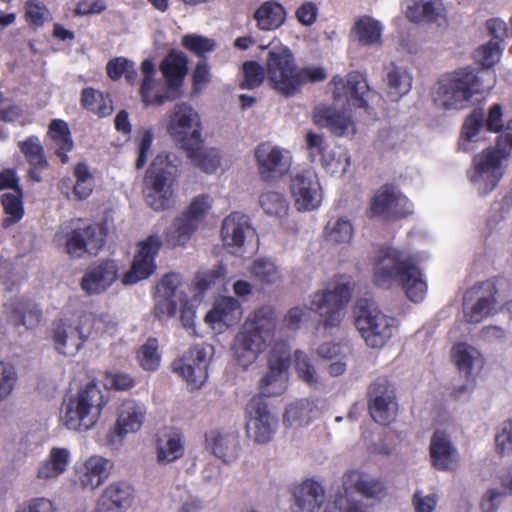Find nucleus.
Returning a JSON list of instances; mask_svg holds the SVG:
<instances>
[{"label": "nucleus", "mask_w": 512, "mask_h": 512, "mask_svg": "<svg viewBox=\"0 0 512 512\" xmlns=\"http://www.w3.org/2000/svg\"><path fill=\"white\" fill-rule=\"evenodd\" d=\"M15 512H61L59 507L45 497L32 498L19 505Z\"/></svg>", "instance_id": "obj_64"}, {"label": "nucleus", "mask_w": 512, "mask_h": 512, "mask_svg": "<svg viewBox=\"0 0 512 512\" xmlns=\"http://www.w3.org/2000/svg\"><path fill=\"white\" fill-rule=\"evenodd\" d=\"M354 281L349 275H336L325 286L311 295L310 307H293L285 316V324L296 329L307 318L309 311L317 313L324 327H337L342 320V311L351 299Z\"/></svg>", "instance_id": "obj_4"}, {"label": "nucleus", "mask_w": 512, "mask_h": 512, "mask_svg": "<svg viewBox=\"0 0 512 512\" xmlns=\"http://www.w3.org/2000/svg\"><path fill=\"white\" fill-rule=\"evenodd\" d=\"M291 353L286 344H277L269 353L268 373L260 381V393L264 397L283 394L287 388Z\"/></svg>", "instance_id": "obj_16"}, {"label": "nucleus", "mask_w": 512, "mask_h": 512, "mask_svg": "<svg viewBox=\"0 0 512 512\" xmlns=\"http://www.w3.org/2000/svg\"><path fill=\"white\" fill-rule=\"evenodd\" d=\"M255 237L250 219L240 212L226 216L221 226V239L226 250L235 256L242 257L247 251L248 243Z\"/></svg>", "instance_id": "obj_18"}, {"label": "nucleus", "mask_w": 512, "mask_h": 512, "mask_svg": "<svg viewBox=\"0 0 512 512\" xmlns=\"http://www.w3.org/2000/svg\"><path fill=\"white\" fill-rule=\"evenodd\" d=\"M405 16L414 23L437 22L442 16V4L439 0H407Z\"/></svg>", "instance_id": "obj_43"}, {"label": "nucleus", "mask_w": 512, "mask_h": 512, "mask_svg": "<svg viewBox=\"0 0 512 512\" xmlns=\"http://www.w3.org/2000/svg\"><path fill=\"white\" fill-rule=\"evenodd\" d=\"M452 359L460 373L467 377V380L461 386L454 387L453 394L460 399L466 394H470L474 388V380L469 379L474 366L483 365V357L478 349L467 344L457 343L452 348Z\"/></svg>", "instance_id": "obj_28"}, {"label": "nucleus", "mask_w": 512, "mask_h": 512, "mask_svg": "<svg viewBox=\"0 0 512 512\" xmlns=\"http://www.w3.org/2000/svg\"><path fill=\"white\" fill-rule=\"evenodd\" d=\"M313 118L316 125L329 129L337 136L355 133V125L351 116L338 111L334 107L320 105L314 109Z\"/></svg>", "instance_id": "obj_35"}, {"label": "nucleus", "mask_w": 512, "mask_h": 512, "mask_svg": "<svg viewBox=\"0 0 512 512\" xmlns=\"http://www.w3.org/2000/svg\"><path fill=\"white\" fill-rule=\"evenodd\" d=\"M383 81L388 97L398 101L411 90L413 77L407 68L391 62L384 68Z\"/></svg>", "instance_id": "obj_39"}, {"label": "nucleus", "mask_w": 512, "mask_h": 512, "mask_svg": "<svg viewBox=\"0 0 512 512\" xmlns=\"http://www.w3.org/2000/svg\"><path fill=\"white\" fill-rule=\"evenodd\" d=\"M185 151L194 165L206 173H213L220 166L221 157L219 151L215 148L204 149L203 141Z\"/></svg>", "instance_id": "obj_50"}, {"label": "nucleus", "mask_w": 512, "mask_h": 512, "mask_svg": "<svg viewBox=\"0 0 512 512\" xmlns=\"http://www.w3.org/2000/svg\"><path fill=\"white\" fill-rule=\"evenodd\" d=\"M353 31L359 43L371 46L380 43L383 26L373 17L364 15L355 21Z\"/></svg>", "instance_id": "obj_48"}, {"label": "nucleus", "mask_w": 512, "mask_h": 512, "mask_svg": "<svg viewBox=\"0 0 512 512\" xmlns=\"http://www.w3.org/2000/svg\"><path fill=\"white\" fill-rule=\"evenodd\" d=\"M354 228L347 217H339L328 221L325 227V236L329 242L347 244L351 241Z\"/></svg>", "instance_id": "obj_52"}, {"label": "nucleus", "mask_w": 512, "mask_h": 512, "mask_svg": "<svg viewBox=\"0 0 512 512\" xmlns=\"http://www.w3.org/2000/svg\"><path fill=\"white\" fill-rule=\"evenodd\" d=\"M18 148L30 166L27 172L28 179L36 183L41 182V173L48 168L49 163L39 137L36 135L28 136L23 141L18 142Z\"/></svg>", "instance_id": "obj_36"}, {"label": "nucleus", "mask_w": 512, "mask_h": 512, "mask_svg": "<svg viewBox=\"0 0 512 512\" xmlns=\"http://www.w3.org/2000/svg\"><path fill=\"white\" fill-rule=\"evenodd\" d=\"M254 155L259 174L265 181L278 179L290 169L289 152L269 142L259 144Z\"/></svg>", "instance_id": "obj_21"}, {"label": "nucleus", "mask_w": 512, "mask_h": 512, "mask_svg": "<svg viewBox=\"0 0 512 512\" xmlns=\"http://www.w3.org/2000/svg\"><path fill=\"white\" fill-rule=\"evenodd\" d=\"M244 80L241 83L243 89L259 87L265 77L263 67L256 61H247L243 64Z\"/></svg>", "instance_id": "obj_63"}, {"label": "nucleus", "mask_w": 512, "mask_h": 512, "mask_svg": "<svg viewBox=\"0 0 512 512\" xmlns=\"http://www.w3.org/2000/svg\"><path fill=\"white\" fill-rule=\"evenodd\" d=\"M226 276V267L219 263L212 269L203 271L196 276V287L199 291L204 292L216 285L224 282Z\"/></svg>", "instance_id": "obj_57"}, {"label": "nucleus", "mask_w": 512, "mask_h": 512, "mask_svg": "<svg viewBox=\"0 0 512 512\" xmlns=\"http://www.w3.org/2000/svg\"><path fill=\"white\" fill-rule=\"evenodd\" d=\"M179 163L174 154L160 153L146 171L143 196L146 204L154 211H164L174 206V186L179 176Z\"/></svg>", "instance_id": "obj_6"}, {"label": "nucleus", "mask_w": 512, "mask_h": 512, "mask_svg": "<svg viewBox=\"0 0 512 512\" xmlns=\"http://www.w3.org/2000/svg\"><path fill=\"white\" fill-rule=\"evenodd\" d=\"M497 288L492 281H485L468 289L463 297L465 320L477 324L495 310Z\"/></svg>", "instance_id": "obj_17"}, {"label": "nucleus", "mask_w": 512, "mask_h": 512, "mask_svg": "<svg viewBox=\"0 0 512 512\" xmlns=\"http://www.w3.org/2000/svg\"><path fill=\"white\" fill-rule=\"evenodd\" d=\"M294 359L298 376L308 385H316L318 383V375L309 357L302 351H296Z\"/></svg>", "instance_id": "obj_59"}, {"label": "nucleus", "mask_w": 512, "mask_h": 512, "mask_svg": "<svg viewBox=\"0 0 512 512\" xmlns=\"http://www.w3.org/2000/svg\"><path fill=\"white\" fill-rule=\"evenodd\" d=\"M430 456L437 470H450L458 461V453L449 437L442 431H436L430 442Z\"/></svg>", "instance_id": "obj_38"}, {"label": "nucleus", "mask_w": 512, "mask_h": 512, "mask_svg": "<svg viewBox=\"0 0 512 512\" xmlns=\"http://www.w3.org/2000/svg\"><path fill=\"white\" fill-rule=\"evenodd\" d=\"M89 337V331H84L80 323L72 325L60 319L55 323L52 340L58 353L74 356L83 347Z\"/></svg>", "instance_id": "obj_30"}, {"label": "nucleus", "mask_w": 512, "mask_h": 512, "mask_svg": "<svg viewBox=\"0 0 512 512\" xmlns=\"http://www.w3.org/2000/svg\"><path fill=\"white\" fill-rule=\"evenodd\" d=\"M242 314L241 304L234 297H222L218 299L213 308L207 313L206 322L231 326L235 324Z\"/></svg>", "instance_id": "obj_41"}, {"label": "nucleus", "mask_w": 512, "mask_h": 512, "mask_svg": "<svg viewBox=\"0 0 512 512\" xmlns=\"http://www.w3.org/2000/svg\"><path fill=\"white\" fill-rule=\"evenodd\" d=\"M201 120L194 108L185 102L177 103L169 114L167 131L184 150L202 142Z\"/></svg>", "instance_id": "obj_11"}, {"label": "nucleus", "mask_w": 512, "mask_h": 512, "mask_svg": "<svg viewBox=\"0 0 512 512\" xmlns=\"http://www.w3.org/2000/svg\"><path fill=\"white\" fill-rule=\"evenodd\" d=\"M206 446L213 455L226 464L239 456V437L235 431L211 430L205 434Z\"/></svg>", "instance_id": "obj_32"}, {"label": "nucleus", "mask_w": 512, "mask_h": 512, "mask_svg": "<svg viewBox=\"0 0 512 512\" xmlns=\"http://www.w3.org/2000/svg\"><path fill=\"white\" fill-rule=\"evenodd\" d=\"M118 264L115 260H103L89 267L81 279V289L87 295L105 292L118 278Z\"/></svg>", "instance_id": "obj_29"}, {"label": "nucleus", "mask_w": 512, "mask_h": 512, "mask_svg": "<svg viewBox=\"0 0 512 512\" xmlns=\"http://www.w3.org/2000/svg\"><path fill=\"white\" fill-rule=\"evenodd\" d=\"M334 86V98H345L347 104L354 108L367 107V95L370 92L365 77L359 72H350L346 79L334 76L331 80Z\"/></svg>", "instance_id": "obj_27"}, {"label": "nucleus", "mask_w": 512, "mask_h": 512, "mask_svg": "<svg viewBox=\"0 0 512 512\" xmlns=\"http://www.w3.org/2000/svg\"><path fill=\"white\" fill-rule=\"evenodd\" d=\"M22 197L23 193L20 187H17L14 193H5L2 195V205L5 213L8 215L3 220L4 227H9L22 219L24 215Z\"/></svg>", "instance_id": "obj_53"}, {"label": "nucleus", "mask_w": 512, "mask_h": 512, "mask_svg": "<svg viewBox=\"0 0 512 512\" xmlns=\"http://www.w3.org/2000/svg\"><path fill=\"white\" fill-rule=\"evenodd\" d=\"M214 354L213 346L196 344L172 363L173 371L183 377L192 389L200 388L208 379V367Z\"/></svg>", "instance_id": "obj_13"}, {"label": "nucleus", "mask_w": 512, "mask_h": 512, "mask_svg": "<svg viewBox=\"0 0 512 512\" xmlns=\"http://www.w3.org/2000/svg\"><path fill=\"white\" fill-rule=\"evenodd\" d=\"M18 380L15 367L8 362L0 361V400L8 398Z\"/></svg>", "instance_id": "obj_60"}, {"label": "nucleus", "mask_w": 512, "mask_h": 512, "mask_svg": "<svg viewBox=\"0 0 512 512\" xmlns=\"http://www.w3.org/2000/svg\"><path fill=\"white\" fill-rule=\"evenodd\" d=\"M285 17L286 11L283 6L273 1L265 2L255 12L258 27L267 31L280 27Z\"/></svg>", "instance_id": "obj_47"}, {"label": "nucleus", "mask_w": 512, "mask_h": 512, "mask_svg": "<svg viewBox=\"0 0 512 512\" xmlns=\"http://www.w3.org/2000/svg\"><path fill=\"white\" fill-rule=\"evenodd\" d=\"M349 152L342 147L330 148L319 161L323 169L331 175H343L350 166Z\"/></svg>", "instance_id": "obj_51"}, {"label": "nucleus", "mask_w": 512, "mask_h": 512, "mask_svg": "<svg viewBox=\"0 0 512 512\" xmlns=\"http://www.w3.org/2000/svg\"><path fill=\"white\" fill-rule=\"evenodd\" d=\"M80 219L62 223L54 235V242L64 245L66 252L76 258L86 253L96 255L105 244L103 229L96 224L80 225Z\"/></svg>", "instance_id": "obj_8"}, {"label": "nucleus", "mask_w": 512, "mask_h": 512, "mask_svg": "<svg viewBox=\"0 0 512 512\" xmlns=\"http://www.w3.org/2000/svg\"><path fill=\"white\" fill-rule=\"evenodd\" d=\"M318 414L319 409L314 400L300 399L287 406L283 423L286 427H301L308 425Z\"/></svg>", "instance_id": "obj_42"}, {"label": "nucleus", "mask_w": 512, "mask_h": 512, "mask_svg": "<svg viewBox=\"0 0 512 512\" xmlns=\"http://www.w3.org/2000/svg\"><path fill=\"white\" fill-rule=\"evenodd\" d=\"M484 126L490 132H502L497 136L495 146L474 157L472 168L468 170V178L480 195L488 194L498 185L505 172L503 162L512 154V119L504 126L500 104H493L486 118L482 109L473 110L463 124L459 149L472 151V143L481 139Z\"/></svg>", "instance_id": "obj_1"}, {"label": "nucleus", "mask_w": 512, "mask_h": 512, "mask_svg": "<svg viewBox=\"0 0 512 512\" xmlns=\"http://www.w3.org/2000/svg\"><path fill=\"white\" fill-rule=\"evenodd\" d=\"M185 454V440L182 432L171 428L156 439V460L166 465L177 461Z\"/></svg>", "instance_id": "obj_37"}, {"label": "nucleus", "mask_w": 512, "mask_h": 512, "mask_svg": "<svg viewBox=\"0 0 512 512\" xmlns=\"http://www.w3.org/2000/svg\"><path fill=\"white\" fill-rule=\"evenodd\" d=\"M247 437L258 445L269 443L278 428V418L261 397H254L245 408Z\"/></svg>", "instance_id": "obj_15"}, {"label": "nucleus", "mask_w": 512, "mask_h": 512, "mask_svg": "<svg viewBox=\"0 0 512 512\" xmlns=\"http://www.w3.org/2000/svg\"><path fill=\"white\" fill-rule=\"evenodd\" d=\"M355 326L365 343L372 348H381L392 337L397 320L383 314L375 303L360 299L355 306Z\"/></svg>", "instance_id": "obj_9"}, {"label": "nucleus", "mask_w": 512, "mask_h": 512, "mask_svg": "<svg viewBox=\"0 0 512 512\" xmlns=\"http://www.w3.org/2000/svg\"><path fill=\"white\" fill-rule=\"evenodd\" d=\"M305 144L312 162H319L331 148L323 135L312 131L306 133Z\"/></svg>", "instance_id": "obj_58"}, {"label": "nucleus", "mask_w": 512, "mask_h": 512, "mask_svg": "<svg viewBox=\"0 0 512 512\" xmlns=\"http://www.w3.org/2000/svg\"><path fill=\"white\" fill-rule=\"evenodd\" d=\"M250 272L256 280L263 284H274L281 279L278 267L267 258L254 260Z\"/></svg>", "instance_id": "obj_55"}, {"label": "nucleus", "mask_w": 512, "mask_h": 512, "mask_svg": "<svg viewBox=\"0 0 512 512\" xmlns=\"http://www.w3.org/2000/svg\"><path fill=\"white\" fill-rule=\"evenodd\" d=\"M182 44L202 59H205L206 53L212 52L216 47L213 39L200 35H186L183 37Z\"/></svg>", "instance_id": "obj_62"}, {"label": "nucleus", "mask_w": 512, "mask_h": 512, "mask_svg": "<svg viewBox=\"0 0 512 512\" xmlns=\"http://www.w3.org/2000/svg\"><path fill=\"white\" fill-rule=\"evenodd\" d=\"M7 308L10 309L9 319L16 327L24 326L26 329H33L42 317L41 309L31 300L14 299Z\"/></svg>", "instance_id": "obj_40"}, {"label": "nucleus", "mask_w": 512, "mask_h": 512, "mask_svg": "<svg viewBox=\"0 0 512 512\" xmlns=\"http://www.w3.org/2000/svg\"><path fill=\"white\" fill-rule=\"evenodd\" d=\"M80 102L83 108L99 117H106L113 111L110 97L91 87L82 89Z\"/></svg>", "instance_id": "obj_49"}, {"label": "nucleus", "mask_w": 512, "mask_h": 512, "mask_svg": "<svg viewBox=\"0 0 512 512\" xmlns=\"http://www.w3.org/2000/svg\"><path fill=\"white\" fill-rule=\"evenodd\" d=\"M154 135L151 129L142 128L137 132L136 143L138 149V155L135 166L137 169H141L145 166L148 160V156L151 152Z\"/></svg>", "instance_id": "obj_61"}, {"label": "nucleus", "mask_w": 512, "mask_h": 512, "mask_svg": "<svg viewBox=\"0 0 512 512\" xmlns=\"http://www.w3.org/2000/svg\"><path fill=\"white\" fill-rule=\"evenodd\" d=\"M48 134L56 145L55 154L63 164L68 163V152L73 149V140L68 124L64 120L54 119L49 124Z\"/></svg>", "instance_id": "obj_46"}, {"label": "nucleus", "mask_w": 512, "mask_h": 512, "mask_svg": "<svg viewBox=\"0 0 512 512\" xmlns=\"http://www.w3.org/2000/svg\"><path fill=\"white\" fill-rule=\"evenodd\" d=\"M267 76L273 87L285 96L295 94V81L298 68L294 56L287 47H274L266 60Z\"/></svg>", "instance_id": "obj_14"}, {"label": "nucleus", "mask_w": 512, "mask_h": 512, "mask_svg": "<svg viewBox=\"0 0 512 512\" xmlns=\"http://www.w3.org/2000/svg\"><path fill=\"white\" fill-rule=\"evenodd\" d=\"M106 400L101 389L94 382L71 397L63 416L64 425L75 431H87L98 421Z\"/></svg>", "instance_id": "obj_7"}, {"label": "nucleus", "mask_w": 512, "mask_h": 512, "mask_svg": "<svg viewBox=\"0 0 512 512\" xmlns=\"http://www.w3.org/2000/svg\"><path fill=\"white\" fill-rule=\"evenodd\" d=\"M290 190L298 211H313L322 203L321 185L317 174L312 170H304L294 175Z\"/></svg>", "instance_id": "obj_22"}, {"label": "nucleus", "mask_w": 512, "mask_h": 512, "mask_svg": "<svg viewBox=\"0 0 512 512\" xmlns=\"http://www.w3.org/2000/svg\"><path fill=\"white\" fill-rule=\"evenodd\" d=\"M166 85L176 93H180L184 77L187 73V58L183 54L169 53L160 64Z\"/></svg>", "instance_id": "obj_44"}, {"label": "nucleus", "mask_w": 512, "mask_h": 512, "mask_svg": "<svg viewBox=\"0 0 512 512\" xmlns=\"http://www.w3.org/2000/svg\"><path fill=\"white\" fill-rule=\"evenodd\" d=\"M213 200L208 194L196 196L188 208L177 217L167 231V242L171 246H183L204 220L212 207Z\"/></svg>", "instance_id": "obj_12"}, {"label": "nucleus", "mask_w": 512, "mask_h": 512, "mask_svg": "<svg viewBox=\"0 0 512 512\" xmlns=\"http://www.w3.org/2000/svg\"><path fill=\"white\" fill-rule=\"evenodd\" d=\"M181 276L177 273L166 274L156 286L154 314L159 319L172 317L177 312L178 302L188 297L180 290Z\"/></svg>", "instance_id": "obj_25"}, {"label": "nucleus", "mask_w": 512, "mask_h": 512, "mask_svg": "<svg viewBox=\"0 0 512 512\" xmlns=\"http://www.w3.org/2000/svg\"><path fill=\"white\" fill-rule=\"evenodd\" d=\"M502 51L497 41H489L480 46L474 58L484 69L476 73L474 68L465 67L443 76L434 92L435 104L445 110L464 109L475 94L492 89L496 76L489 69L499 62Z\"/></svg>", "instance_id": "obj_2"}, {"label": "nucleus", "mask_w": 512, "mask_h": 512, "mask_svg": "<svg viewBox=\"0 0 512 512\" xmlns=\"http://www.w3.org/2000/svg\"><path fill=\"white\" fill-rule=\"evenodd\" d=\"M134 499V488L126 481L110 483L97 502L96 512H124Z\"/></svg>", "instance_id": "obj_31"}, {"label": "nucleus", "mask_w": 512, "mask_h": 512, "mask_svg": "<svg viewBox=\"0 0 512 512\" xmlns=\"http://www.w3.org/2000/svg\"><path fill=\"white\" fill-rule=\"evenodd\" d=\"M162 245L161 237L150 235L139 244L138 253L135 255L132 266L122 278L124 285L135 284L147 279L156 269L155 258Z\"/></svg>", "instance_id": "obj_23"}, {"label": "nucleus", "mask_w": 512, "mask_h": 512, "mask_svg": "<svg viewBox=\"0 0 512 512\" xmlns=\"http://www.w3.org/2000/svg\"><path fill=\"white\" fill-rule=\"evenodd\" d=\"M70 462L71 453L68 448L53 447L40 464L37 476L40 479L56 478L67 470Z\"/></svg>", "instance_id": "obj_45"}, {"label": "nucleus", "mask_w": 512, "mask_h": 512, "mask_svg": "<svg viewBox=\"0 0 512 512\" xmlns=\"http://www.w3.org/2000/svg\"><path fill=\"white\" fill-rule=\"evenodd\" d=\"M324 500L325 490L323 486L313 479H307L295 487L291 511L317 512Z\"/></svg>", "instance_id": "obj_33"}, {"label": "nucleus", "mask_w": 512, "mask_h": 512, "mask_svg": "<svg viewBox=\"0 0 512 512\" xmlns=\"http://www.w3.org/2000/svg\"><path fill=\"white\" fill-rule=\"evenodd\" d=\"M413 204L393 186L381 187L371 201V212L385 218H401L410 215Z\"/></svg>", "instance_id": "obj_24"}, {"label": "nucleus", "mask_w": 512, "mask_h": 512, "mask_svg": "<svg viewBox=\"0 0 512 512\" xmlns=\"http://www.w3.org/2000/svg\"><path fill=\"white\" fill-rule=\"evenodd\" d=\"M113 466L110 459L92 455L85 460L83 467L77 472L78 482L83 489L94 490L108 479Z\"/></svg>", "instance_id": "obj_34"}, {"label": "nucleus", "mask_w": 512, "mask_h": 512, "mask_svg": "<svg viewBox=\"0 0 512 512\" xmlns=\"http://www.w3.org/2000/svg\"><path fill=\"white\" fill-rule=\"evenodd\" d=\"M275 328V313L269 306L260 307L248 317L234 340L233 353L238 365L246 369L253 364L272 341Z\"/></svg>", "instance_id": "obj_5"}, {"label": "nucleus", "mask_w": 512, "mask_h": 512, "mask_svg": "<svg viewBox=\"0 0 512 512\" xmlns=\"http://www.w3.org/2000/svg\"><path fill=\"white\" fill-rule=\"evenodd\" d=\"M342 485L343 493L334 501L339 512H367L363 502L353 497L354 491L366 498H378L385 490L380 480L358 470L346 472L342 478Z\"/></svg>", "instance_id": "obj_10"}, {"label": "nucleus", "mask_w": 512, "mask_h": 512, "mask_svg": "<svg viewBox=\"0 0 512 512\" xmlns=\"http://www.w3.org/2000/svg\"><path fill=\"white\" fill-rule=\"evenodd\" d=\"M259 203L267 215L281 219L288 214L289 203L280 192L268 191L263 193L259 198Z\"/></svg>", "instance_id": "obj_54"}, {"label": "nucleus", "mask_w": 512, "mask_h": 512, "mask_svg": "<svg viewBox=\"0 0 512 512\" xmlns=\"http://www.w3.org/2000/svg\"><path fill=\"white\" fill-rule=\"evenodd\" d=\"M141 72L143 78L139 93L146 107L160 106L167 101H173L180 97V93H176L167 85L164 89L162 88L161 81L155 78V65L151 59H145L142 62Z\"/></svg>", "instance_id": "obj_26"}, {"label": "nucleus", "mask_w": 512, "mask_h": 512, "mask_svg": "<svg viewBox=\"0 0 512 512\" xmlns=\"http://www.w3.org/2000/svg\"><path fill=\"white\" fill-rule=\"evenodd\" d=\"M146 414L147 407L144 403L133 399L125 400L120 406L115 426L107 434V445L118 449L127 434L141 429Z\"/></svg>", "instance_id": "obj_19"}, {"label": "nucleus", "mask_w": 512, "mask_h": 512, "mask_svg": "<svg viewBox=\"0 0 512 512\" xmlns=\"http://www.w3.org/2000/svg\"><path fill=\"white\" fill-rule=\"evenodd\" d=\"M426 257L422 253L411 254L391 246L378 250L373 264V282L380 288L388 289L399 285L408 299L414 303L424 300L427 283L418 267Z\"/></svg>", "instance_id": "obj_3"}, {"label": "nucleus", "mask_w": 512, "mask_h": 512, "mask_svg": "<svg viewBox=\"0 0 512 512\" xmlns=\"http://www.w3.org/2000/svg\"><path fill=\"white\" fill-rule=\"evenodd\" d=\"M138 360L141 368L146 371H156L159 368L161 356L158 352V340L156 338H148L140 347Z\"/></svg>", "instance_id": "obj_56"}, {"label": "nucleus", "mask_w": 512, "mask_h": 512, "mask_svg": "<svg viewBox=\"0 0 512 512\" xmlns=\"http://www.w3.org/2000/svg\"><path fill=\"white\" fill-rule=\"evenodd\" d=\"M369 412L381 425L391 423L397 414L395 389L386 378H377L368 389Z\"/></svg>", "instance_id": "obj_20"}]
</instances>
